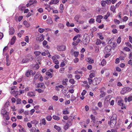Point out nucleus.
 I'll use <instances>...</instances> for the list:
<instances>
[{"label":"nucleus","instance_id":"nucleus-55","mask_svg":"<svg viewBox=\"0 0 132 132\" xmlns=\"http://www.w3.org/2000/svg\"><path fill=\"white\" fill-rule=\"evenodd\" d=\"M113 38H112L110 40H109L108 42V44H111L112 42V41L113 40Z\"/></svg>","mask_w":132,"mask_h":132},{"label":"nucleus","instance_id":"nucleus-21","mask_svg":"<svg viewBox=\"0 0 132 132\" xmlns=\"http://www.w3.org/2000/svg\"><path fill=\"white\" fill-rule=\"evenodd\" d=\"M28 95L30 96H33L35 95V94L33 92H30L28 93Z\"/></svg>","mask_w":132,"mask_h":132},{"label":"nucleus","instance_id":"nucleus-64","mask_svg":"<svg viewBox=\"0 0 132 132\" xmlns=\"http://www.w3.org/2000/svg\"><path fill=\"white\" fill-rule=\"evenodd\" d=\"M128 102L131 101L132 100V96H129L128 98Z\"/></svg>","mask_w":132,"mask_h":132},{"label":"nucleus","instance_id":"nucleus-17","mask_svg":"<svg viewBox=\"0 0 132 132\" xmlns=\"http://www.w3.org/2000/svg\"><path fill=\"white\" fill-rule=\"evenodd\" d=\"M116 7H115L113 5L111 7L110 9L113 13H115L116 12Z\"/></svg>","mask_w":132,"mask_h":132},{"label":"nucleus","instance_id":"nucleus-11","mask_svg":"<svg viewBox=\"0 0 132 132\" xmlns=\"http://www.w3.org/2000/svg\"><path fill=\"white\" fill-rule=\"evenodd\" d=\"M7 110H8L5 109H4L3 108L1 111V114H2L3 115L6 114L7 112Z\"/></svg>","mask_w":132,"mask_h":132},{"label":"nucleus","instance_id":"nucleus-44","mask_svg":"<svg viewBox=\"0 0 132 132\" xmlns=\"http://www.w3.org/2000/svg\"><path fill=\"white\" fill-rule=\"evenodd\" d=\"M79 53L78 52H74L73 53L74 54L75 56L76 57H77L78 56Z\"/></svg>","mask_w":132,"mask_h":132},{"label":"nucleus","instance_id":"nucleus-50","mask_svg":"<svg viewBox=\"0 0 132 132\" xmlns=\"http://www.w3.org/2000/svg\"><path fill=\"white\" fill-rule=\"evenodd\" d=\"M21 103V100L20 98L17 99L16 101L17 104H20Z\"/></svg>","mask_w":132,"mask_h":132},{"label":"nucleus","instance_id":"nucleus-4","mask_svg":"<svg viewBox=\"0 0 132 132\" xmlns=\"http://www.w3.org/2000/svg\"><path fill=\"white\" fill-rule=\"evenodd\" d=\"M57 49L59 51H63L65 50V47L63 45H61V46H57Z\"/></svg>","mask_w":132,"mask_h":132},{"label":"nucleus","instance_id":"nucleus-20","mask_svg":"<svg viewBox=\"0 0 132 132\" xmlns=\"http://www.w3.org/2000/svg\"><path fill=\"white\" fill-rule=\"evenodd\" d=\"M123 101L122 100H119L118 102V105L120 106L122 105H123Z\"/></svg>","mask_w":132,"mask_h":132},{"label":"nucleus","instance_id":"nucleus-60","mask_svg":"<svg viewBox=\"0 0 132 132\" xmlns=\"http://www.w3.org/2000/svg\"><path fill=\"white\" fill-rule=\"evenodd\" d=\"M59 8L60 10H63L64 9L63 5L62 4H61Z\"/></svg>","mask_w":132,"mask_h":132},{"label":"nucleus","instance_id":"nucleus-61","mask_svg":"<svg viewBox=\"0 0 132 132\" xmlns=\"http://www.w3.org/2000/svg\"><path fill=\"white\" fill-rule=\"evenodd\" d=\"M63 114H68L69 113V112L67 110H65L64 111H63Z\"/></svg>","mask_w":132,"mask_h":132},{"label":"nucleus","instance_id":"nucleus-46","mask_svg":"<svg viewBox=\"0 0 132 132\" xmlns=\"http://www.w3.org/2000/svg\"><path fill=\"white\" fill-rule=\"evenodd\" d=\"M65 69L64 68H62L60 69L59 71L61 73H63L64 72Z\"/></svg>","mask_w":132,"mask_h":132},{"label":"nucleus","instance_id":"nucleus-12","mask_svg":"<svg viewBox=\"0 0 132 132\" xmlns=\"http://www.w3.org/2000/svg\"><path fill=\"white\" fill-rule=\"evenodd\" d=\"M9 105V102H6L5 104L4 107H3L5 109L8 110V107Z\"/></svg>","mask_w":132,"mask_h":132},{"label":"nucleus","instance_id":"nucleus-2","mask_svg":"<svg viewBox=\"0 0 132 132\" xmlns=\"http://www.w3.org/2000/svg\"><path fill=\"white\" fill-rule=\"evenodd\" d=\"M132 89L129 87H125L123 88L120 91V93L122 94H124L125 93L130 92Z\"/></svg>","mask_w":132,"mask_h":132},{"label":"nucleus","instance_id":"nucleus-37","mask_svg":"<svg viewBox=\"0 0 132 132\" xmlns=\"http://www.w3.org/2000/svg\"><path fill=\"white\" fill-rule=\"evenodd\" d=\"M34 53L36 56H38L40 54L41 52L39 51H36L34 52Z\"/></svg>","mask_w":132,"mask_h":132},{"label":"nucleus","instance_id":"nucleus-41","mask_svg":"<svg viewBox=\"0 0 132 132\" xmlns=\"http://www.w3.org/2000/svg\"><path fill=\"white\" fill-rule=\"evenodd\" d=\"M36 1L35 0H30L29 1V2L30 3V4L32 5L34 4L35 3H36Z\"/></svg>","mask_w":132,"mask_h":132},{"label":"nucleus","instance_id":"nucleus-38","mask_svg":"<svg viewBox=\"0 0 132 132\" xmlns=\"http://www.w3.org/2000/svg\"><path fill=\"white\" fill-rule=\"evenodd\" d=\"M80 35L79 34L77 36H75L73 39V40L74 41H75L78 38L80 37Z\"/></svg>","mask_w":132,"mask_h":132},{"label":"nucleus","instance_id":"nucleus-31","mask_svg":"<svg viewBox=\"0 0 132 132\" xmlns=\"http://www.w3.org/2000/svg\"><path fill=\"white\" fill-rule=\"evenodd\" d=\"M125 44L127 46H129L130 48H132V46L129 42H126Z\"/></svg>","mask_w":132,"mask_h":132},{"label":"nucleus","instance_id":"nucleus-53","mask_svg":"<svg viewBox=\"0 0 132 132\" xmlns=\"http://www.w3.org/2000/svg\"><path fill=\"white\" fill-rule=\"evenodd\" d=\"M69 82L72 84H74L75 83V81L73 79H71L70 80Z\"/></svg>","mask_w":132,"mask_h":132},{"label":"nucleus","instance_id":"nucleus-22","mask_svg":"<svg viewBox=\"0 0 132 132\" xmlns=\"http://www.w3.org/2000/svg\"><path fill=\"white\" fill-rule=\"evenodd\" d=\"M52 118L53 119L57 120H59L60 119V118L59 116L56 115L53 116Z\"/></svg>","mask_w":132,"mask_h":132},{"label":"nucleus","instance_id":"nucleus-32","mask_svg":"<svg viewBox=\"0 0 132 132\" xmlns=\"http://www.w3.org/2000/svg\"><path fill=\"white\" fill-rule=\"evenodd\" d=\"M46 74L47 75L49 76L51 78L52 77V73L49 72H46Z\"/></svg>","mask_w":132,"mask_h":132},{"label":"nucleus","instance_id":"nucleus-5","mask_svg":"<svg viewBox=\"0 0 132 132\" xmlns=\"http://www.w3.org/2000/svg\"><path fill=\"white\" fill-rule=\"evenodd\" d=\"M44 39V37L43 34H42L40 35L38 37L36 38V40L37 41H38L40 42H42Z\"/></svg>","mask_w":132,"mask_h":132},{"label":"nucleus","instance_id":"nucleus-49","mask_svg":"<svg viewBox=\"0 0 132 132\" xmlns=\"http://www.w3.org/2000/svg\"><path fill=\"white\" fill-rule=\"evenodd\" d=\"M106 4L108 5L110 4L111 3V1L110 0H107L105 1Z\"/></svg>","mask_w":132,"mask_h":132},{"label":"nucleus","instance_id":"nucleus-47","mask_svg":"<svg viewBox=\"0 0 132 132\" xmlns=\"http://www.w3.org/2000/svg\"><path fill=\"white\" fill-rule=\"evenodd\" d=\"M38 31L40 33H42L43 32H44V29L41 28L39 29Z\"/></svg>","mask_w":132,"mask_h":132},{"label":"nucleus","instance_id":"nucleus-39","mask_svg":"<svg viewBox=\"0 0 132 132\" xmlns=\"http://www.w3.org/2000/svg\"><path fill=\"white\" fill-rule=\"evenodd\" d=\"M117 43L118 44H120L121 42V38L120 37H118L117 40Z\"/></svg>","mask_w":132,"mask_h":132},{"label":"nucleus","instance_id":"nucleus-10","mask_svg":"<svg viewBox=\"0 0 132 132\" xmlns=\"http://www.w3.org/2000/svg\"><path fill=\"white\" fill-rule=\"evenodd\" d=\"M16 37L15 36H14L11 39L10 42V44L11 45H13L15 41Z\"/></svg>","mask_w":132,"mask_h":132},{"label":"nucleus","instance_id":"nucleus-35","mask_svg":"<svg viewBox=\"0 0 132 132\" xmlns=\"http://www.w3.org/2000/svg\"><path fill=\"white\" fill-rule=\"evenodd\" d=\"M106 60L104 59H103L102 60L101 64L102 65H104L106 64Z\"/></svg>","mask_w":132,"mask_h":132},{"label":"nucleus","instance_id":"nucleus-7","mask_svg":"<svg viewBox=\"0 0 132 132\" xmlns=\"http://www.w3.org/2000/svg\"><path fill=\"white\" fill-rule=\"evenodd\" d=\"M100 82V81L98 79L95 78L93 80V84L94 85H96L98 84Z\"/></svg>","mask_w":132,"mask_h":132},{"label":"nucleus","instance_id":"nucleus-19","mask_svg":"<svg viewBox=\"0 0 132 132\" xmlns=\"http://www.w3.org/2000/svg\"><path fill=\"white\" fill-rule=\"evenodd\" d=\"M53 21L50 18L47 20V22L48 24H51L53 23Z\"/></svg>","mask_w":132,"mask_h":132},{"label":"nucleus","instance_id":"nucleus-58","mask_svg":"<svg viewBox=\"0 0 132 132\" xmlns=\"http://www.w3.org/2000/svg\"><path fill=\"white\" fill-rule=\"evenodd\" d=\"M86 92H87L86 90H83L82 92L81 93V95L82 96H84Z\"/></svg>","mask_w":132,"mask_h":132},{"label":"nucleus","instance_id":"nucleus-43","mask_svg":"<svg viewBox=\"0 0 132 132\" xmlns=\"http://www.w3.org/2000/svg\"><path fill=\"white\" fill-rule=\"evenodd\" d=\"M101 4L102 6H104L106 4L105 1H102L101 2Z\"/></svg>","mask_w":132,"mask_h":132},{"label":"nucleus","instance_id":"nucleus-63","mask_svg":"<svg viewBox=\"0 0 132 132\" xmlns=\"http://www.w3.org/2000/svg\"><path fill=\"white\" fill-rule=\"evenodd\" d=\"M128 19V17L127 16H125L123 17V21H126Z\"/></svg>","mask_w":132,"mask_h":132},{"label":"nucleus","instance_id":"nucleus-57","mask_svg":"<svg viewBox=\"0 0 132 132\" xmlns=\"http://www.w3.org/2000/svg\"><path fill=\"white\" fill-rule=\"evenodd\" d=\"M53 61V62L56 64H59V62L58 61L57 59L54 60Z\"/></svg>","mask_w":132,"mask_h":132},{"label":"nucleus","instance_id":"nucleus-52","mask_svg":"<svg viewBox=\"0 0 132 132\" xmlns=\"http://www.w3.org/2000/svg\"><path fill=\"white\" fill-rule=\"evenodd\" d=\"M95 74L93 73H91L89 75V78H92L93 77H95Z\"/></svg>","mask_w":132,"mask_h":132},{"label":"nucleus","instance_id":"nucleus-27","mask_svg":"<svg viewBox=\"0 0 132 132\" xmlns=\"http://www.w3.org/2000/svg\"><path fill=\"white\" fill-rule=\"evenodd\" d=\"M102 43L100 39H97V40L96 43V44L97 45L100 44Z\"/></svg>","mask_w":132,"mask_h":132},{"label":"nucleus","instance_id":"nucleus-23","mask_svg":"<svg viewBox=\"0 0 132 132\" xmlns=\"http://www.w3.org/2000/svg\"><path fill=\"white\" fill-rule=\"evenodd\" d=\"M67 124L69 126H71L72 124V122L70 119L67 121Z\"/></svg>","mask_w":132,"mask_h":132},{"label":"nucleus","instance_id":"nucleus-33","mask_svg":"<svg viewBox=\"0 0 132 132\" xmlns=\"http://www.w3.org/2000/svg\"><path fill=\"white\" fill-rule=\"evenodd\" d=\"M87 61L88 62L90 63H92L94 62V61L91 59L89 58L87 59Z\"/></svg>","mask_w":132,"mask_h":132},{"label":"nucleus","instance_id":"nucleus-42","mask_svg":"<svg viewBox=\"0 0 132 132\" xmlns=\"http://www.w3.org/2000/svg\"><path fill=\"white\" fill-rule=\"evenodd\" d=\"M41 122H42V123L44 125H45L46 124V120L44 118L42 119Z\"/></svg>","mask_w":132,"mask_h":132},{"label":"nucleus","instance_id":"nucleus-62","mask_svg":"<svg viewBox=\"0 0 132 132\" xmlns=\"http://www.w3.org/2000/svg\"><path fill=\"white\" fill-rule=\"evenodd\" d=\"M121 2L120 1L118 2L117 4L116 5V7H119V5L121 4Z\"/></svg>","mask_w":132,"mask_h":132},{"label":"nucleus","instance_id":"nucleus-3","mask_svg":"<svg viewBox=\"0 0 132 132\" xmlns=\"http://www.w3.org/2000/svg\"><path fill=\"white\" fill-rule=\"evenodd\" d=\"M116 123V121L114 120L111 119L109 122H108V124L110 125L111 128L114 127Z\"/></svg>","mask_w":132,"mask_h":132},{"label":"nucleus","instance_id":"nucleus-30","mask_svg":"<svg viewBox=\"0 0 132 132\" xmlns=\"http://www.w3.org/2000/svg\"><path fill=\"white\" fill-rule=\"evenodd\" d=\"M23 4H21L20 6H19L20 7V10H23L26 7V6H23Z\"/></svg>","mask_w":132,"mask_h":132},{"label":"nucleus","instance_id":"nucleus-13","mask_svg":"<svg viewBox=\"0 0 132 132\" xmlns=\"http://www.w3.org/2000/svg\"><path fill=\"white\" fill-rule=\"evenodd\" d=\"M23 24L27 27H29L30 26V24L28 22L26 21H24Z\"/></svg>","mask_w":132,"mask_h":132},{"label":"nucleus","instance_id":"nucleus-36","mask_svg":"<svg viewBox=\"0 0 132 132\" xmlns=\"http://www.w3.org/2000/svg\"><path fill=\"white\" fill-rule=\"evenodd\" d=\"M52 119V118L51 116H47L46 118V119L48 121H51Z\"/></svg>","mask_w":132,"mask_h":132},{"label":"nucleus","instance_id":"nucleus-56","mask_svg":"<svg viewBox=\"0 0 132 132\" xmlns=\"http://www.w3.org/2000/svg\"><path fill=\"white\" fill-rule=\"evenodd\" d=\"M69 126L66 124L64 126V129L65 130H67Z\"/></svg>","mask_w":132,"mask_h":132},{"label":"nucleus","instance_id":"nucleus-54","mask_svg":"<svg viewBox=\"0 0 132 132\" xmlns=\"http://www.w3.org/2000/svg\"><path fill=\"white\" fill-rule=\"evenodd\" d=\"M114 21L115 23L117 24H119L120 23L119 21L116 19H114Z\"/></svg>","mask_w":132,"mask_h":132},{"label":"nucleus","instance_id":"nucleus-34","mask_svg":"<svg viewBox=\"0 0 132 132\" xmlns=\"http://www.w3.org/2000/svg\"><path fill=\"white\" fill-rule=\"evenodd\" d=\"M14 29L12 27L10 29L9 33H14Z\"/></svg>","mask_w":132,"mask_h":132},{"label":"nucleus","instance_id":"nucleus-51","mask_svg":"<svg viewBox=\"0 0 132 132\" xmlns=\"http://www.w3.org/2000/svg\"><path fill=\"white\" fill-rule=\"evenodd\" d=\"M123 50L127 52H129L130 51V50L129 48L127 47H125L123 48Z\"/></svg>","mask_w":132,"mask_h":132},{"label":"nucleus","instance_id":"nucleus-40","mask_svg":"<svg viewBox=\"0 0 132 132\" xmlns=\"http://www.w3.org/2000/svg\"><path fill=\"white\" fill-rule=\"evenodd\" d=\"M90 78H88V83L89 84H91L92 82H93V81L92 79Z\"/></svg>","mask_w":132,"mask_h":132},{"label":"nucleus","instance_id":"nucleus-59","mask_svg":"<svg viewBox=\"0 0 132 132\" xmlns=\"http://www.w3.org/2000/svg\"><path fill=\"white\" fill-rule=\"evenodd\" d=\"M105 95V93L104 92H102L101 94L100 95V96L101 97L104 96Z\"/></svg>","mask_w":132,"mask_h":132},{"label":"nucleus","instance_id":"nucleus-26","mask_svg":"<svg viewBox=\"0 0 132 132\" xmlns=\"http://www.w3.org/2000/svg\"><path fill=\"white\" fill-rule=\"evenodd\" d=\"M79 18V16L78 15H76L75 17V20L77 22H78V21Z\"/></svg>","mask_w":132,"mask_h":132},{"label":"nucleus","instance_id":"nucleus-25","mask_svg":"<svg viewBox=\"0 0 132 132\" xmlns=\"http://www.w3.org/2000/svg\"><path fill=\"white\" fill-rule=\"evenodd\" d=\"M39 76V73H37L35 76L34 78V80H36L38 78Z\"/></svg>","mask_w":132,"mask_h":132},{"label":"nucleus","instance_id":"nucleus-1","mask_svg":"<svg viewBox=\"0 0 132 132\" xmlns=\"http://www.w3.org/2000/svg\"><path fill=\"white\" fill-rule=\"evenodd\" d=\"M33 59L34 57L32 56L30 54H28L24 59L22 60V62L23 63H26L29 62V61H31Z\"/></svg>","mask_w":132,"mask_h":132},{"label":"nucleus","instance_id":"nucleus-15","mask_svg":"<svg viewBox=\"0 0 132 132\" xmlns=\"http://www.w3.org/2000/svg\"><path fill=\"white\" fill-rule=\"evenodd\" d=\"M38 85H39L40 88H41L45 89L46 88L43 83H38Z\"/></svg>","mask_w":132,"mask_h":132},{"label":"nucleus","instance_id":"nucleus-45","mask_svg":"<svg viewBox=\"0 0 132 132\" xmlns=\"http://www.w3.org/2000/svg\"><path fill=\"white\" fill-rule=\"evenodd\" d=\"M97 30V29L95 27H93L92 28L91 30V31L92 32H93L95 31H96Z\"/></svg>","mask_w":132,"mask_h":132},{"label":"nucleus","instance_id":"nucleus-8","mask_svg":"<svg viewBox=\"0 0 132 132\" xmlns=\"http://www.w3.org/2000/svg\"><path fill=\"white\" fill-rule=\"evenodd\" d=\"M32 72V71L31 70H27L25 73V75L27 77L30 76Z\"/></svg>","mask_w":132,"mask_h":132},{"label":"nucleus","instance_id":"nucleus-29","mask_svg":"<svg viewBox=\"0 0 132 132\" xmlns=\"http://www.w3.org/2000/svg\"><path fill=\"white\" fill-rule=\"evenodd\" d=\"M54 128L55 129H56L58 131H59L61 130L60 127L58 126L55 125L54 126Z\"/></svg>","mask_w":132,"mask_h":132},{"label":"nucleus","instance_id":"nucleus-9","mask_svg":"<svg viewBox=\"0 0 132 132\" xmlns=\"http://www.w3.org/2000/svg\"><path fill=\"white\" fill-rule=\"evenodd\" d=\"M80 40L79 38H78L76 41H74L72 43L73 45L75 46H77L78 43L80 41Z\"/></svg>","mask_w":132,"mask_h":132},{"label":"nucleus","instance_id":"nucleus-16","mask_svg":"<svg viewBox=\"0 0 132 132\" xmlns=\"http://www.w3.org/2000/svg\"><path fill=\"white\" fill-rule=\"evenodd\" d=\"M117 119V115L115 114H114L112 116L111 118V119L112 120H116Z\"/></svg>","mask_w":132,"mask_h":132},{"label":"nucleus","instance_id":"nucleus-14","mask_svg":"<svg viewBox=\"0 0 132 132\" xmlns=\"http://www.w3.org/2000/svg\"><path fill=\"white\" fill-rule=\"evenodd\" d=\"M89 34H85L84 35V37L85 38V39H87V40L90 39V37Z\"/></svg>","mask_w":132,"mask_h":132},{"label":"nucleus","instance_id":"nucleus-48","mask_svg":"<svg viewBox=\"0 0 132 132\" xmlns=\"http://www.w3.org/2000/svg\"><path fill=\"white\" fill-rule=\"evenodd\" d=\"M53 100H54L56 101H57L58 100V98L57 96H54L53 97Z\"/></svg>","mask_w":132,"mask_h":132},{"label":"nucleus","instance_id":"nucleus-24","mask_svg":"<svg viewBox=\"0 0 132 132\" xmlns=\"http://www.w3.org/2000/svg\"><path fill=\"white\" fill-rule=\"evenodd\" d=\"M35 90L37 91L39 93H42L44 92V90L40 89H36Z\"/></svg>","mask_w":132,"mask_h":132},{"label":"nucleus","instance_id":"nucleus-28","mask_svg":"<svg viewBox=\"0 0 132 132\" xmlns=\"http://www.w3.org/2000/svg\"><path fill=\"white\" fill-rule=\"evenodd\" d=\"M95 21V19H94L91 18L90 19L89 22L90 24H92L94 23Z\"/></svg>","mask_w":132,"mask_h":132},{"label":"nucleus","instance_id":"nucleus-18","mask_svg":"<svg viewBox=\"0 0 132 132\" xmlns=\"http://www.w3.org/2000/svg\"><path fill=\"white\" fill-rule=\"evenodd\" d=\"M90 117L91 119L92 120L93 123H95L96 121L95 117L93 114L91 115Z\"/></svg>","mask_w":132,"mask_h":132},{"label":"nucleus","instance_id":"nucleus-6","mask_svg":"<svg viewBox=\"0 0 132 132\" xmlns=\"http://www.w3.org/2000/svg\"><path fill=\"white\" fill-rule=\"evenodd\" d=\"M112 48L111 46L110 45H107L105 48V51L106 53H109L111 50Z\"/></svg>","mask_w":132,"mask_h":132}]
</instances>
